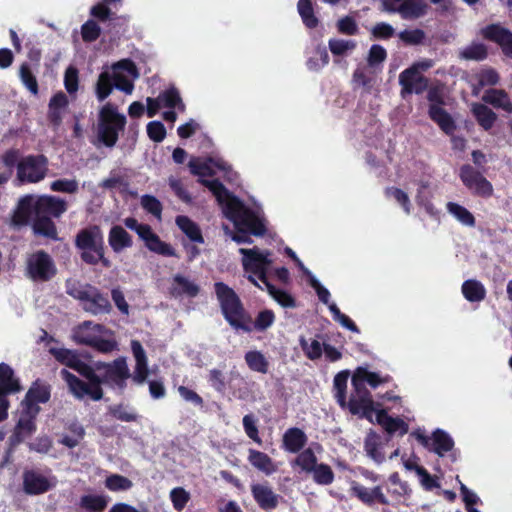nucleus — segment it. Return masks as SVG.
Returning a JSON list of instances; mask_svg holds the SVG:
<instances>
[{
	"label": "nucleus",
	"instance_id": "f257e3e1",
	"mask_svg": "<svg viewBox=\"0 0 512 512\" xmlns=\"http://www.w3.org/2000/svg\"><path fill=\"white\" fill-rule=\"evenodd\" d=\"M209 190L215 196L223 215L230 220L236 231L223 225L226 237L237 244L252 243L249 235L263 236L267 231V221L262 208L257 205H247L232 195L222 183L207 182Z\"/></svg>",
	"mask_w": 512,
	"mask_h": 512
},
{
	"label": "nucleus",
	"instance_id": "f03ea898",
	"mask_svg": "<svg viewBox=\"0 0 512 512\" xmlns=\"http://www.w3.org/2000/svg\"><path fill=\"white\" fill-rule=\"evenodd\" d=\"M66 211V203L54 196L27 195L20 199L14 214L16 224L33 223L36 234L56 238L57 231L51 217H58Z\"/></svg>",
	"mask_w": 512,
	"mask_h": 512
},
{
	"label": "nucleus",
	"instance_id": "7ed1b4c3",
	"mask_svg": "<svg viewBox=\"0 0 512 512\" xmlns=\"http://www.w3.org/2000/svg\"><path fill=\"white\" fill-rule=\"evenodd\" d=\"M139 72L130 59H122L112 64L110 70H103L95 84V94L98 101H104L116 88L127 95L134 90V81L138 79Z\"/></svg>",
	"mask_w": 512,
	"mask_h": 512
},
{
	"label": "nucleus",
	"instance_id": "20e7f679",
	"mask_svg": "<svg viewBox=\"0 0 512 512\" xmlns=\"http://www.w3.org/2000/svg\"><path fill=\"white\" fill-rule=\"evenodd\" d=\"M71 368L84 376L87 382L80 380L66 369L61 370L60 375L67 383L70 392L78 399L88 397L94 401L100 400L103 394L100 386L101 379L96 370V363L90 366L78 355Z\"/></svg>",
	"mask_w": 512,
	"mask_h": 512
},
{
	"label": "nucleus",
	"instance_id": "39448f33",
	"mask_svg": "<svg viewBox=\"0 0 512 512\" xmlns=\"http://www.w3.org/2000/svg\"><path fill=\"white\" fill-rule=\"evenodd\" d=\"M388 379L382 377L379 373L369 371L367 368L359 367L352 377V385L355 389L348 402V408L354 415L371 419L373 413V401L364 384H369L372 388H377L387 382Z\"/></svg>",
	"mask_w": 512,
	"mask_h": 512
},
{
	"label": "nucleus",
	"instance_id": "423d86ee",
	"mask_svg": "<svg viewBox=\"0 0 512 512\" xmlns=\"http://www.w3.org/2000/svg\"><path fill=\"white\" fill-rule=\"evenodd\" d=\"M241 263L247 279L256 287L264 290L263 285L269 282L268 274L272 271L274 260L272 252L257 246L240 248Z\"/></svg>",
	"mask_w": 512,
	"mask_h": 512
},
{
	"label": "nucleus",
	"instance_id": "0eeeda50",
	"mask_svg": "<svg viewBox=\"0 0 512 512\" xmlns=\"http://www.w3.org/2000/svg\"><path fill=\"white\" fill-rule=\"evenodd\" d=\"M73 339L102 353L117 350L118 343L113 332L92 321H85L73 330Z\"/></svg>",
	"mask_w": 512,
	"mask_h": 512
},
{
	"label": "nucleus",
	"instance_id": "6e6552de",
	"mask_svg": "<svg viewBox=\"0 0 512 512\" xmlns=\"http://www.w3.org/2000/svg\"><path fill=\"white\" fill-rule=\"evenodd\" d=\"M66 292L71 297L77 299L82 308L92 315L105 314L111 311V304L107 296L92 285L68 280Z\"/></svg>",
	"mask_w": 512,
	"mask_h": 512
},
{
	"label": "nucleus",
	"instance_id": "1a4fd4ad",
	"mask_svg": "<svg viewBox=\"0 0 512 512\" xmlns=\"http://www.w3.org/2000/svg\"><path fill=\"white\" fill-rule=\"evenodd\" d=\"M215 293L226 321L237 330L250 332L252 328L246 323L245 311L234 290L222 282H217Z\"/></svg>",
	"mask_w": 512,
	"mask_h": 512
},
{
	"label": "nucleus",
	"instance_id": "9d476101",
	"mask_svg": "<svg viewBox=\"0 0 512 512\" xmlns=\"http://www.w3.org/2000/svg\"><path fill=\"white\" fill-rule=\"evenodd\" d=\"M76 245L81 250V258L88 264L101 262L110 267V261L104 257V238L98 226L81 230L76 237Z\"/></svg>",
	"mask_w": 512,
	"mask_h": 512
},
{
	"label": "nucleus",
	"instance_id": "9b49d317",
	"mask_svg": "<svg viewBox=\"0 0 512 512\" xmlns=\"http://www.w3.org/2000/svg\"><path fill=\"white\" fill-rule=\"evenodd\" d=\"M126 117L110 103L103 105L99 111L98 138L107 147H113L119 133L124 130Z\"/></svg>",
	"mask_w": 512,
	"mask_h": 512
},
{
	"label": "nucleus",
	"instance_id": "f8f14e48",
	"mask_svg": "<svg viewBox=\"0 0 512 512\" xmlns=\"http://www.w3.org/2000/svg\"><path fill=\"white\" fill-rule=\"evenodd\" d=\"M146 103L149 117H154L160 109L166 108L168 110L164 111L162 116L165 121L171 123L176 121L178 112L182 113L185 110V105L175 88L161 92L156 98L148 97Z\"/></svg>",
	"mask_w": 512,
	"mask_h": 512
},
{
	"label": "nucleus",
	"instance_id": "ddd939ff",
	"mask_svg": "<svg viewBox=\"0 0 512 512\" xmlns=\"http://www.w3.org/2000/svg\"><path fill=\"white\" fill-rule=\"evenodd\" d=\"M123 223L128 229L137 233L149 251L166 257L175 256L174 248L162 241L149 225L140 223L133 217L125 218Z\"/></svg>",
	"mask_w": 512,
	"mask_h": 512
},
{
	"label": "nucleus",
	"instance_id": "4468645a",
	"mask_svg": "<svg viewBox=\"0 0 512 512\" xmlns=\"http://www.w3.org/2000/svg\"><path fill=\"white\" fill-rule=\"evenodd\" d=\"M56 272V265L49 254L37 251L27 257L26 273L33 281H49L56 275Z\"/></svg>",
	"mask_w": 512,
	"mask_h": 512
},
{
	"label": "nucleus",
	"instance_id": "2eb2a0df",
	"mask_svg": "<svg viewBox=\"0 0 512 512\" xmlns=\"http://www.w3.org/2000/svg\"><path fill=\"white\" fill-rule=\"evenodd\" d=\"M189 169L193 175L199 177V181L208 189L207 182H218V180H208L206 177L216 174L217 171L229 172L231 167L228 162L220 157H211L201 159L194 157L188 163Z\"/></svg>",
	"mask_w": 512,
	"mask_h": 512
},
{
	"label": "nucleus",
	"instance_id": "dca6fc26",
	"mask_svg": "<svg viewBox=\"0 0 512 512\" xmlns=\"http://www.w3.org/2000/svg\"><path fill=\"white\" fill-rule=\"evenodd\" d=\"M22 390L19 379L15 376L12 367L6 363H0V421L8 416L9 401L7 396Z\"/></svg>",
	"mask_w": 512,
	"mask_h": 512
},
{
	"label": "nucleus",
	"instance_id": "f3484780",
	"mask_svg": "<svg viewBox=\"0 0 512 512\" xmlns=\"http://www.w3.org/2000/svg\"><path fill=\"white\" fill-rule=\"evenodd\" d=\"M57 478L52 473H41L36 470H25L22 475V488L27 495H40L57 485Z\"/></svg>",
	"mask_w": 512,
	"mask_h": 512
},
{
	"label": "nucleus",
	"instance_id": "a211bd4d",
	"mask_svg": "<svg viewBox=\"0 0 512 512\" xmlns=\"http://www.w3.org/2000/svg\"><path fill=\"white\" fill-rule=\"evenodd\" d=\"M47 160L44 156H27L17 165V179L21 182L37 183L44 179Z\"/></svg>",
	"mask_w": 512,
	"mask_h": 512
},
{
	"label": "nucleus",
	"instance_id": "6ab92c4d",
	"mask_svg": "<svg viewBox=\"0 0 512 512\" xmlns=\"http://www.w3.org/2000/svg\"><path fill=\"white\" fill-rule=\"evenodd\" d=\"M459 177L464 186L469 191H471L472 194L483 198H489L492 196V184L472 166H462L460 169Z\"/></svg>",
	"mask_w": 512,
	"mask_h": 512
},
{
	"label": "nucleus",
	"instance_id": "aec40b11",
	"mask_svg": "<svg viewBox=\"0 0 512 512\" xmlns=\"http://www.w3.org/2000/svg\"><path fill=\"white\" fill-rule=\"evenodd\" d=\"M96 370L101 383L108 382L119 387L123 386L124 381L129 376V369L124 358L116 359L111 364L96 362Z\"/></svg>",
	"mask_w": 512,
	"mask_h": 512
},
{
	"label": "nucleus",
	"instance_id": "412c9836",
	"mask_svg": "<svg viewBox=\"0 0 512 512\" xmlns=\"http://www.w3.org/2000/svg\"><path fill=\"white\" fill-rule=\"evenodd\" d=\"M482 34L486 39L497 43L505 56L512 58V32L498 24H492L485 27Z\"/></svg>",
	"mask_w": 512,
	"mask_h": 512
},
{
	"label": "nucleus",
	"instance_id": "4be33fe9",
	"mask_svg": "<svg viewBox=\"0 0 512 512\" xmlns=\"http://www.w3.org/2000/svg\"><path fill=\"white\" fill-rule=\"evenodd\" d=\"M251 493L255 502L263 510L275 509L281 499L267 483L252 484Z\"/></svg>",
	"mask_w": 512,
	"mask_h": 512
},
{
	"label": "nucleus",
	"instance_id": "5701e85b",
	"mask_svg": "<svg viewBox=\"0 0 512 512\" xmlns=\"http://www.w3.org/2000/svg\"><path fill=\"white\" fill-rule=\"evenodd\" d=\"M399 83L402 86V94L423 92L428 85L427 79L415 68H408L400 73Z\"/></svg>",
	"mask_w": 512,
	"mask_h": 512
},
{
	"label": "nucleus",
	"instance_id": "b1692460",
	"mask_svg": "<svg viewBox=\"0 0 512 512\" xmlns=\"http://www.w3.org/2000/svg\"><path fill=\"white\" fill-rule=\"evenodd\" d=\"M374 419L389 434L404 435L408 432V424L401 418L389 416L386 410H375L373 408L372 418L369 420L373 422Z\"/></svg>",
	"mask_w": 512,
	"mask_h": 512
},
{
	"label": "nucleus",
	"instance_id": "393cba45",
	"mask_svg": "<svg viewBox=\"0 0 512 512\" xmlns=\"http://www.w3.org/2000/svg\"><path fill=\"white\" fill-rule=\"evenodd\" d=\"M351 491L353 495L358 497L363 503L371 505L375 502L380 504H389L387 497L384 495L382 488L376 486L374 488H367L355 481L351 483Z\"/></svg>",
	"mask_w": 512,
	"mask_h": 512
},
{
	"label": "nucleus",
	"instance_id": "a878e982",
	"mask_svg": "<svg viewBox=\"0 0 512 512\" xmlns=\"http://www.w3.org/2000/svg\"><path fill=\"white\" fill-rule=\"evenodd\" d=\"M247 459L252 467L266 476H271L278 471V464L264 452L249 449Z\"/></svg>",
	"mask_w": 512,
	"mask_h": 512
},
{
	"label": "nucleus",
	"instance_id": "bb28decb",
	"mask_svg": "<svg viewBox=\"0 0 512 512\" xmlns=\"http://www.w3.org/2000/svg\"><path fill=\"white\" fill-rule=\"evenodd\" d=\"M131 350L136 362L133 373V380L138 384H143L148 376V363L146 353L138 340L131 341Z\"/></svg>",
	"mask_w": 512,
	"mask_h": 512
},
{
	"label": "nucleus",
	"instance_id": "cd10ccee",
	"mask_svg": "<svg viewBox=\"0 0 512 512\" xmlns=\"http://www.w3.org/2000/svg\"><path fill=\"white\" fill-rule=\"evenodd\" d=\"M170 292L174 297H195L199 287L189 278L176 274L172 279Z\"/></svg>",
	"mask_w": 512,
	"mask_h": 512
},
{
	"label": "nucleus",
	"instance_id": "c85d7f7f",
	"mask_svg": "<svg viewBox=\"0 0 512 512\" xmlns=\"http://www.w3.org/2000/svg\"><path fill=\"white\" fill-rule=\"evenodd\" d=\"M108 242L115 253H120L125 249L131 248L133 245L132 237L120 225H115L110 229Z\"/></svg>",
	"mask_w": 512,
	"mask_h": 512
},
{
	"label": "nucleus",
	"instance_id": "c756f323",
	"mask_svg": "<svg viewBox=\"0 0 512 512\" xmlns=\"http://www.w3.org/2000/svg\"><path fill=\"white\" fill-rule=\"evenodd\" d=\"M482 100L496 109H501L508 114L512 113V102L504 90L489 89L484 93Z\"/></svg>",
	"mask_w": 512,
	"mask_h": 512
},
{
	"label": "nucleus",
	"instance_id": "7c9ffc66",
	"mask_svg": "<svg viewBox=\"0 0 512 512\" xmlns=\"http://www.w3.org/2000/svg\"><path fill=\"white\" fill-rule=\"evenodd\" d=\"M40 408L34 406L21 407V413L16 424V429L20 431L23 436H30L35 430V418L38 415Z\"/></svg>",
	"mask_w": 512,
	"mask_h": 512
},
{
	"label": "nucleus",
	"instance_id": "2f4dec72",
	"mask_svg": "<svg viewBox=\"0 0 512 512\" xmlns=\"http://www.w3.org/2000/svg\"><path fill=\"white\" fill-rule=\"evenodd\" d=\"M50 398V390L47 385L35 383L27 392L21 407L34 406L40 408L38 404L46 403Z\"/></svg>",
	"mask_w": 512,
	"mask_h": 512
},
{
	"label": "nucleus",
	"instance_id": "473e14b6",
	"mask_svg": "<svg viewBox=\"0 0 512 512\" xmlns=\"http://www.w3.org/2000/svg\"><path fill=\"white\" fill-rule=\"evenodd\" d=\"M68 98L63 92L56 93L49 102L48 116L54 125H59L68 107Z\"/></svg>",
	"mask_w": 512,
	"mask_h": 512
},
{
	"label": "nucleus",
	"instance_id": "72a5a7b5",
	"mask_svg": "<svg viewBox=\"0 0 512 512\" xmlns=\"http://www.w3.org/2000/svg\"><path fill=\"white\" fill-rule=\"evenodd\" d=\"M307 437L299 428H289L283 435V448L290 452H299L306 444Z\"/></svg>",
	"mask_w": 512,
	"mask_h": 512
},
{
	"label": "nucleus",
	"instance_id": "f704fd0d",
	"mask_svg": "<svg viewBox=\"0 0 512 512\" xmlns=\"http://www.w3.org/2000/svg\"><path fill=\"white\" fill-rule=\"evenodd\" d=\"M427 8L425 0H404L398 13L403 19H417L426 14Z\"/></svg>",
	"mask_w": 512,
	"mask_h": 512
},
{
	"label": "nucleus",
	"instance_id": "c9c22d12",
	"mask_svg": "<svg viewBox=\"0 0 512 512\" xmlns=\"http://www.w3.org/2000/svg\"><path fill=\"white\" fill-rule=\"evenodd\" d=\"M447 213L465 227H474L476 224L473 214L463 205L449 201L446 203Z\"/></svg>",
	"mask_w": 512,
	"mask_h": 512
},
{
	"label": "nucleus",
	"instance_id": "e433bc0d",
	"mask_svg": "<svg viewBox=\"0 0 512 512\" xmlns=\"http://www.w3.org/2000/svg\"><path fill=\"white\" fill-rule=\"evenodd\" d=\"M178 228L193 242L202 244L204 242L201 229L189 217L180 215L175 220Z\"/></svg>",
	"mask_w": 512,
	"mask_h": 512
},
{
	"label": "nucleus",
	"instance_id": "4c0bfd02",
	"mask_svg": "<svg viewBox=\"0 0 512 512\" xmlns=\"http://www.w3.org/2000/svg\"><path fill=\"white\" fill-rule=\"evenodd\" d=\"M431 441L430 449L441 457L450 451L454 446V441L451 436L441 429L434 431Z\"/></svg>",
	"mask_w": 512,
	"mask_h": 512
},
{
	"label": "nucleus",
	"instance_id": "58836bf2",
	"mask_svg": "<svg viewBox=\"0 0 512 512\" xmlns=\"http://www.w3.org/2000/svg\"><path fill=\"white\" fill-rule=\"evenodd\" d=\"M384 193L386 198L399 205L406 215L411 214L412 203L408 193L405 190L399 187L391 186L387 187Z\"/></svg>",
	"mask_w": 512,
	"mask_h": 512
},
{
	"label": "nucleus",
	"instance_id": "ea45409f",
	"mask_svg": "<svg viewBox=\"0 0 512 512\" xmlns=\"http://www.w3.org/2000/svg\"><path fill=\"white\" fill-rule=\"evenodd\" d=\"M464 298L469 302H480L486 296L484 285L474 279L466 280L461 287Z\"/></svg>",
	"mask_w": 512,
	"mask_h": 512
},
{
	"label": "nucleus",
	"instance_id": "a19ab883",
	"mask_svg": "<svg viewBox=\"0 0 512 512\" xmlns=\"http://www.w3.org/2000/svg\"><path fill=\"white\" fill-rule=\"evenodd\" d=\"M429 115L431 119L435 121L446 134H451L454 131V121L452 120L451 116L440 106L430 105Z\"/></svg>",
	"mask_w": 512,
	"mask_h": 512
},
{
	"label": "nucleus",
	"instance_id": "79ce46f5",
	"mask_svg": "<svg viewBox=\"0 0 512 512\" xmlns=\"http://www.w3.org/2000/svg\"><path fill=\"white\" fill-rule=\"evenodd\" d=\"M380 446V436L375 432L370 431L365 438L364 447L367 455L378 464L384 461V455L381 452Z\"/></svg>",
	"mask_w": 512,
	"mask_h": 512
},
{
	"label": "nucleus",
	"instance_id": "37998d69",
	"mask_svg": "<svg viewBox=\"0 0 512 512\" xmlns=\"http://www.w3.org/2000/svg\"><path fill=\"white\" fill-rule=\"evenodd\" d=\"M472 112L479 125L485 130H489L497 118L496 114L487 106L479 103L472 105Z\"/></svg>",
	"mask_w": 512,
	"mask_h": 512
},
{
	"label": "nucleus",
	"instance_id": "c03bdc74",
	"mask_svg": "<svg viewBox=\"0 0 512 512\" xmlns=\"http://www.w3.org/2000/svg\"><path fill=\"white\" fill-rule=\"evenodd\" d=\"M499 75L496 70L492 68H484L475 74V80L478 82V86H474L473 94L477 96L480 89L484 86H493L499 82Z\"/></svg>",
	"mask_w": 512,
	"mask_h": 512
},
{
	"label": "nucleus",
	"instance_id": "a18cd8bd",
	"mask_svg": "<svg viewBox=\"0 0 512 512\" xmlns=\"http://www.w3.org/2000/svg\"><path fill=\"white\" fill-rule=\"evenodd\" d=\"M387 491L396 501L400 502L409 494L410 489L406 482L400 480L397 473H393L389 477Z\"/></svg>",
	"mask_w": 512,
	"mask_h": 512
},
{
	"label": "nucleus",
	"instance_id": "49530a36",
	"mask_svg": "<svg viewBox=\"0 0 512 512\" xmlns=\"http://www.w3.org/2000/svg\"><path fill=\"white\" fill-rule=\"evenodd\" d=\"M349 379L348 371H341L337 373L334 377L333 387H334V395L341 407H345L348 405L346 402V389L347 383Z\"/></svg>",
	"mask_w": 512,
	"mask_h": 512
},
{
	"label": "nucleus",
	"instance_id": "de8ad7c7",
	"mask_svg": "<svg viewBox=\"0 0 512 512\" xmlns=\"http://www.w3.org/2000/svg\"><path fill=\"white\" fill-rule=\"evenodd\" d=\"M300 346L305 356L310 360H317L323 354V344L315 338H305L301 336L299 338Z\"/></svg>",
	"mask_w": 512,
	"mask_h": 512
},
{
	"label": "nucleus",
	"instance_id": "09e8293b",
	"mask_svg": "<svg viewBox=\"0 0 512 512\" xmlns=\"http://www.w3.org/2000/svg\"><path fill=\"white\" fill-rule=\"evenodd\" d=\"M297 10L306 27L315 28L318 25L311 0H298Z\"/></svg>",
	"mask_w": 512,
	"mask_h": 512
},
{
	"label": "nucleus",
	"instance_id": "8fccbe9b",
	"mask_svg": "<svg viewBox=\"0 0 512 512\" xmlns=\"http://www.w3.org/2000/svg\"><path fill=\"white\" fill-rule=\"evenodd\" d=\"M268 294L282 307L294 308L296 306L294 298L286 291L277 289L270 282L263 285Z\"/></svg>",
	"mask_w": 512,
	"mask_h": 512
},
{
	"label": "nucleus",
	"instance_id": "3c124183",
	"mask_svg": "<svg viewBox=\"0 0 512 512\" xmlns=\"http://www.w3.org/2000/svg\"><path fill=\"white\" fill-rule=\"evenodd\" d=\"M319 463L312 448L303 450L295 459L293 465L300 467L301 471L310 473Z\"/></svg>",
	"mask_w": 512,
	"mask_h": 512
},
{
	"label": "nucleus",
	"instance_id": "603ef678",
	"mask_svg": "<svg viewBox=\"0 0 512 512\" xmlns=\"http://www.w3.org/2000/svg\"><path fill=\"white\" fill-rule=\"evenodd\" d=\"M245 361L248 367L255 372L266 373L268 370V361L260 351H248L245 354Z\"/></svg>",
	"mask_w": 512,
	"mask_h": 512
},
{
	"label": "nucleus",
	"instance_id": "864d4df0",
	"mask_svg": "<svg viewBox=\"0 0 512 512\" xmlns=\"http://www.w3.org/2000/svg\"><path fill=\"white\" fill-rule=\"evenodd\" d=\"M107 503V498L103 495H85L80 500V506L88 512H102Z\"/></svg>",
	"mask_w": 512,
	"mask_h": 512
},
{
	"label": "nucleus",
	"instance_id": "5fc2aeb1",
	"mask_svg": "<svg viewBox=\"0 0 512 512\" xmlns=\"http://www.w3.org/2000/svg\"><path fill=\"white\" fill-rule=\"evenodd\" d=\"M329 49L333 55L344 56L356 48V41L351 39H330Z\"/></svg>",
	"mask_w": 512,
	"mask_h": 512
},
{
	"label": "nucleus",
	"instance_id": "6e6d98bb",
	"mask_svg": "<svg viewBox=\"0 0 512 512\" xmlns=\"http://www.w3.org/2000/svg\"><path fill=\"white\" fill-rule=\"evenodd\" d=\"M460 56L466 60L480 61L487 57V49L482 43H471L460 50Z\"/></svg>",
	"mask_w": 512,
	"mask_h": 512
},
{
	"label": "nucleus",
	"instance_id": "4d7b16f0",
	"mask_svg": "<svg viewBox=\"0 0 512 512\" xmlns=\"http://www.w3.org/2000/svg\"><path fill=\"white\" fill-rule=\"evenodd\" d=\"M310 474H312L314 482L319 485H329L334 481L331 467L324 463H319Z\"/></svg>",
	"mask_w": 512,
	"mask_h": 512
},
{
	"label": "nucleus",
	"instance_id": "13d9d810",
	"mask_svg": "<svg viewBox=\"0 0 512 512\" xmlns=\"http://www.w3.org/2000/svg\"><path fill=\"white\" fill-rule=\"evenodd\" d=\"M132 485L131 480L119 474L110 475L105 480L106 488L113 492L127 491Z\"/></svg>",
	"mask_w": 512,
	"mask_h": 512
},
{
	"label": "nucleus",
	"instance_id": "bf43d9fd",
	"mask_svg": "<svg viewBox=\"0 0 512 512\" xmlns=\"http://www.w3.org/2000/svg\"><path fill=\"white\" fill-rule=\"evenodd\" d=\"M329 63V55L325 48H317L315 55L307 60V68L310 71H320Z\"/></svg>",
	"mask_w": 512,
	"mask_h": 512
},
{
	"label": "nucleus",
	"instance_id": "052dcab7",
	"mask_svg": "<svg viewBox=\"0 0 512 512\" xmlns=\"http://www.w3.org/2000/svg\"><path fill=\"white\" fill-rule=\"evenodd\" d=\"M415 200L417 205L422 208L426 214L432 218H438L440 215L439 209L434 205L431 197L421 190L416 193Z\"/></svg>",
	"mask_w": 512,
	"mask_h": 512
},
{
	"label": "nucleus",
	"instance_id": "680f3d73",
	"mask_svg": "<svg viewBox=\"0 0 512 512\" xmlns=\"http://www.w3.org/2000/svg\"><path fill=\"white\" fill-rule=\"evenodd\" d=\"M275 322V314L272 310L265 309L260 311L254 321L253 328L257 331H265Z\"/></svg>",
	"mask_w": 512,
	"mask_h": 512
},
{
	"label": "nucleus",
	"instance_id": "e2e57ef3",
	"mask_svg": "<svg viewBox=\"0 0 512 512\" xmlns=\"http://www.w3.org/2000/svg\"><path fill=\"white\" fill-rule=\"evenodd\" d=\"M101 34V28L98 23L92 19L87 20L81 26V37L84 42H93L98 39Z\"/></svg>",
	"mask_w": 512,
	"mask_h": 512
},
{
	"label": "nucleus",
	"instance_id": "0e129e2a",
	"mask_svg": "<svg viewBox=\"0 0 512 512\" xmlns=\"http://www.w3.org/2000/svg\"><path fill=\"white\" fill-rule=\"evenodd\" d=\"M141 206L145 211L152 214L158 220L161 219L162 204L156 197L152 195H143L141 197Z\"/></svg>",
	"mask_w": 512,
	"mask_h": 512
},
{
	"label": "nucleus",
	"instance_id": "69168bd1",
	"mask_svg": "<svg viewBox=\"0 0 512 512\" xmlns=\"http://www.w3.org/2000/svg\"><path fill=\"white\" fill-rule=\"evenodd\" d=\"M20 79L25 87L33 94H38V83L27 64H22L19 70Z\"/></svg>",
	"mask_w": 512,
	"mask_h": 512
},
{
	"label": "nucleus",
	"instance_id": "338daca9",
	"mask_svg": "<svg viewBox=\"0 0 512 512\" xmlns=\"http://www.w3.org/2000/svg\"><path fill=\"white\" fill-rule=\"evenodd\" d=\"M460 493H461L462 500L464 502L466 511H469V509H476L478 505L483 504L480 497L474 491L470 490L463 483H460Z\"/></svg>",
	"mask_w": 512,
	"mask_h": 512
},
{
	"label": "nucleus",
	"instance_id": "774afa93",
	"mask_svg": "<svg viewBox=\"0 0 512 512\" xmlns=\"http://www.w3.org/2000/svg\"><path fill=\"white\" fill-rule=\"evenodd\" d=\"M170 499L174 509L182 511L190 500V493L182 487H177L170 491Z\"/></svg>",
	"mask_w": 512,
	"mask_h": 512
}]
</instances>
